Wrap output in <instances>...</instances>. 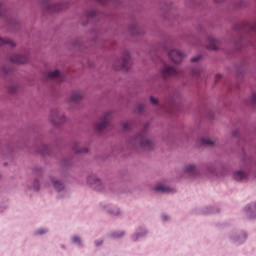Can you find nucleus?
<instances>
[{
    "label": "nucleus",
    "instance_id": "obj_13",
    "mask_svg": "<svg viewBox=\"0 0 256 256\" xmlns=\"http://www.w3.org/2000/svg\"><path fill=\"white\" fill-rule=\"evenodd\" d=\"M243 213L249 219H256V202L248 204L243 209Z\"/></svg>",
    "mask_w": 256,
    "mask_h": 256
},
{
    "label": "nucleus",
    "instance_id": "obj_10",
    "mask_svg": "<svg viewBox=\"0 0 256 256\" xmlns=\"http://www.w3.org/2000/svg\"><path fill=\"white\" fill-rule=\"evenodd\" d=\"M110 118H111V112H106L103 118L99 120V122H96L95 130L97 132H102L107 127Z\"/></svg>",
    "mask_w": 256,
    "mask_h": 256
},
{
    "label": "nucleus",
    "instance_id": "obj_40",
    "mask_svg": "<svg viewBox=\"0 0 256 256\" xmlns=\"http://www.w3.org/2000/svg\"><path fill=\"white\" fill-rule=\"evenodd\" d=\"M248 28H250L252 31L256 32V25L248 26Z\"/></svg>",
    "mask_w": 256,
    "mask_h": 256
},
{
    "label": "nucleus",
    "instance_id": "obj_38",
    "mask_svg": "<svg viewBox=\"0 0 256 256\" xmlns=\"http://www.w3.org/2000/svg\"><path fill=\"white\" fill-rule=\"evenodd\" d=\"M200 58H201V56H200V55H197V56L191 58V62H197V61L200 60Z\"/></svg>",
    "mask_w": 256,
    "mask_h": 256
},
{
    "label": "nucleus",
    "instance_id": "obj_28",
    "mask_svg": "<svg viewBox=\"0 0 256 256\" xmlns=\"http://www.w3.org/2000/svg\"><path fill=\"white\" fill-rule=\"evenodd\" d=\"M97 15V11H95L94 9H90L85 13V17L89 20L94 18V16Z\"/></svg>",
    "mask_w": 256,
    "mask_h": 256
},
{
    "label": "nucleus",
    "instance_id": "obj_9",
    "mask_svg": "<svg viewBox=\"0 0 256 256\" xmlns=\"http://www.w3.org/2000/svg\"><path fill=\"white\" fill-rule=\"evenodd\" d=\"M100 209L114 217H119L122 215L120 208L115 205L101 204Z\"/></svg>",
    "mask_w": 256,
    "mask_h": 256
},
{
    "label": "nucleus",
    "instance_id": "obj_19",
    "mask_svg": "<svg viewBox=\"0 0 256 256\" xmlns=\"http://www.w3.org/2000/svg\"><path fill=\"white\" fill-rule=\"evenodd\" d=\"M81 99H83V92L81 91L73 92L70 96V102L72 103H78Z\"/></svg>",
    "mask_w": 256,
    "mask_h": 256
},
{
    "label": "nucleus",
    "instance_id": "obj_32",
    "mask_svg": "<svg viewBox=\"0 0 256 256\" xmlns=\"http://www.w3.org/2000/svg\"><path fill=\"white\" fill-rule=\"evenodd\" d=\"M200 69L199 68H196V69H193L192 70V74H193V76H200Z\"/></svg>",
    "mask_w": 256,
    "mask_h": 256
},
{
    "label": "nucleus",
    "instance_id": "obj_12",
    "mask_svg": "<svg viewBox=\"0 0 256 256\" xmlns=\"http://www.w3.org/2000/svg\"><path fill=\"white\" fill-rule=\"evenodd\" d=\"M148 234V231L144 227H139L134 234L131 235L130 240L132 242H139L142 238H145Z\"/></svg>",
    "mask_w": 256,
    "mask_h": 256
},
{
    "label": "nucleus",
    "instance_id": "obj_16",
    "mask_svg": "<svg viewBox=\"0 0 256 256\" xmlns=\"http://www.w3.org/2000/svg\"><path fill=\"white\" fill-rule=\"evenodd\" d=\"M70 241L74 246H77L78 248L85 247V243L83 242V238L79 235L71 236Z\"/></svg>",
    "mask_w": 256,
    "mask_h": 256
},
{
    "label": "nucleus",
    "instance_id": "obj_48",
    "mask_svg": "<svg viewBox=\"0 0 256 256\" xmlns=\"http://www.w3.org/2000/svg\"><path fill=\"white\" fill-rule=\"evenodd\" d=\"M132 34H133V35H137V33H136V32H132Z\"/></svg>",
    "mask_w": 256,
    "mask_h": 256
},
{
    "label": "nucleus",
    "instance_id": "obj_25",
    "mask_svg": "<svg viewBox=\"0 0 256 256\" xmlns=\"http://www.w3.org/2000/svg\"><path fill=\"white\" fill-rule=\"evenodd\" d=\"M233 177L236 181H241L245 179L246 174L245 172H242V170H237L236 172H234Z\"/></svg>",
    "mask_w": 256,
    "mask_h": 256
},
{
    "label": "nucleus",
    "instance_id": "obj_47",
    "mask_svg": "<svg viewBox=\"0 0 256 256\" xmlns=\"http://www.w3.org/2000/svg\"><path fill=\"white\" fill-rule=\"evenodd\" d=\"M3 15V12L2 11H0V16H2Z\"/></svg>",
    "mask_w": 256,
    "mask_h": 256
},
{
    "label": "nucleus",
    "instance_id": "obj_27",
    "mask_svg": "<svg viewBox=\"0 0 256 256\" xmlns=\"http://www.w3.org/2000/svg\"><path fill=\"white\" fill-rule=\"evenodd\" d=\"M47 233H49V229L47 228H39L38 230L34 231L35 236H43Z\"/></svg>",
    "mask_w": 256,
    "mask_h": 256
},
{
    "label": "nucleus",
    "instance_id": "obj_31",
    "mask_svg": "<svg viewBox=\"0 0 256 256\" xmlns=\"http://www.w3.org/2000/svg\"><path fill=\"white\" fill-rule=\"evenodd\" d=\"M121 126L124 131L129 130L131 128L130 122H122Z\"/></svg>",
    "mask_w": 256,
    "mask_h": 256
},
{
    "label": "nucleus",
    "instance_id": "obj_39",
    "mask_svg": "<svg viewBox=\"0 0 256 256\" xmlns=\"http://www.w3.org/2000/svg\"><path fill=\"white\" fill-rule=\"evenodd\" d=\"M251 100H252V103H253V104H256V93H254V94L251 96Z\"/></svg>",
    "mask_w": 256,
    "mask_h": 256
},
{
    "label": "nucleus",
    "instance_id": "obj_34",
    "mask_svg": "<svg viewBox=\"0 0 256 256\" xmlns=\"http://www.w3.org/2000/svg\"><path fill=\"white\" fill-rule=\"evenodd\" d=\"M161 220H162L163 222H167V221L170 220V217H169L168 215H166V214H163V215L161 216Z\"/></svg>",
    "mask_w": 256,
    "mask_h": 256
},
{
    "label": "nucleus",
    "instance_id": "obj_5",
    "mask_svg": "<svg viewBox=\"0 0 256 256\" xmlns=\"http://www.w3.org/2000/svg\"><path fill=\"white\" fill-rule=\"evenodd\" d=\"M247 233L243 230H234L228 234V239L231 243L241 245L247 240Z\"/></svg>",
    "mask_w": 256,
    "mask_h": 256
},
{
    "label": "nucleus",
    "instance_id": "obj_33",
    "mask_svg": "<svg viewBox=\"0 0 256 256\" xmlns=\"http://www.w3.org/2000/svg\"><path fill=\"white\" fill-rule=\"evenodd\" d=\"M94 245H95V247H100L101 245H103V240H101V239L96 240L94 242Z\"/></svg>",
    "mask_w": 256,
    "mask_h": 256
},
{
    "label": "nucleus",
    "instance_id": "obj_30",
    "mask_svg": "<svg viewBox=\"0 0 256 256\" xmlns=\"http://www.w3.org/2000/svg\"><path fill=\"white\" fill-rule=\"evenodd\" d=\"M235 29H236L237 31L244 32V31H246L247 26H246L244 23H240L239 25H237V26L235 27Z\"/></svg>",
    "mask_w": 256,
    "mask_h": 256
},
{
    "label": "nucleus",
    "instance_id": "obj_18",
    "mask_svg": "<svg viewBox=\"0 0 256 256\" xmlns=\"http://www.w3.org/2000/svg\"><path fill=\"white\" fill-rule=\"evenodd\" d=\"M154 190L158 193H164V194L172 192V189L166 186V184H157Z\"/></svg>",
    "mask_w": 256,
    "mask_h": 256
},
{
    "label": "nucleus",
    "instance_id": "obj_44",
    "mask_svg": "<svg viewBox=\"0 0 256 256\" xmlns=\"http://www.w3.org/2000/svg\"><path fill=\"white\" fill-rule=\"evenodd\" d=\"M60 247L64 250H67V247H65V245H61Z\"/></svg>",
    "mask_w": 256,
    "mask_h": 256
},
{
    "label": "nucleus",
    "instance_id": "obj_43",
    "mask_svg": "<svg viewBox=\"0 0 256 256\" xmlns=\"http://www.w3.org/2000/svg\"><path fill=\"white\" fill-rule=\"evenodd\" d=\"M97 1L100 2V3H104V2H106L108 0H97Z\"/></svg>",
    "mask_w": 256,
    "mask_h": 256
},
{
    "label": "nucleus",
    "instance_id": "obj_1",
    "mask_svg": "<svg viewBox=\"0 0 256 256\" xmlns=\"http://www.w3.org/2000/svg\"><path fill=\"white\" fill-rule=\"evenodd\" d=\"M128 146L130 148L141 147L144 150H151L154 147V142L147 138L146 132H140V134L128 140Z\"/></svg>",
    "mask_w": 256,
    "mask_h": 256
},
{
    "label": "nucleus",
    "instance_id": "obj_15",
    "mask_svg": "<svg viewBox=\"0 0 256 256\" xmlns=\"http://www.w3.org/2000/svg\"><path fill=\"white\" fill-rule=\"evenodd\" d=\"M29 58L26 55H20V54H12L10 56V61L14 64H25Z\"/></svg>",
    "mask_w": 256,
    "mask_h": 256
},
{
    "label": "nucleus",
    "instance_id": "obj_41",
    "mask_svg": "<svg viewBox=\"0 0 256 256\" xmlns=\"http://www.w3.org/2000/svg\"><path fill=\"white\" fill-rule=\"evenodd\" d=\"M143 108H144L143 104H140V106H138V111H139V112H142V111H143Z\"/></svg>",
    "mask_w": 256,
    "mask_h": 256
},
{
    "label": "nucleus",
    "instance_id": "obj_42",
    "mask_svg": "<svg viewBox=\"0 0 256 256\" xmlns=\"http://www.w3.org/2000/svg\"><path fill=\"white\" fill-rule=\"evenodd\" d=\"M239 6H240L241 8L245 7V6H246L245 1H241L240 4H239Z\"/></svg>",
    "mask_w": 256,
    "mask_h": 256
},
{
    "label": "nucleus",
    "instance_id": "obj_3",
    "mask_svg": "<svg viewBox=\"0 0 256 256\" xmlns=\"http://www.w3.org/2000/svg\"><path fill=\"white\" fill-rule=\"evenodd\" d=\"M131 66V57L128 51H124L122 58L114 62L115 70L128 71Z\"/></svg>",
    "mask_w": 256,
    "mask_h": 256
},
{
    "label": "nucleus",
    "instance_id": "obj_7",
    "mask_svg": "<svg viewBox=\"0 0 256 256\" xmlns=\"http://www.w3.org/2000/svg\"><path fill=\"white\" fill-rule=\"evenodd\" d=\"M87 183L92 189L96 191H102L104 188V184L101 182V178H98L95 176V174H90V176H88Z\"/></svg>",
    "mask_w": 256,
    "mask_h": 256
},
{
    "label": "nucleus",
    "instance_id": "obj_17",
    "mask_svg": "<svg viewBox=\"0 0 256 256\" xmlns=\"http://www.w3.org/2000/svg\"><path fill=\"white\" fill-rule=\"evenodd\" d=\"M6 45L11 48L16 47V43L13 40H11L10 38L0 37V47L6 46Z\"/></svg>",
    "mask_w": 256,
    "mask_h": 256
},
{
    "label": "nucleus",
    "instance_id": "obj_11",
    "mask_svg": "<svg viewBox=\"0 0 256 256\" xmlns=\"http://www.w3.org/2000/svg\"><path fill=\"white\" fill-rule=\"evenodd\" d=\"M168 57L173 63L179 64L182 61V59L185 57V55L184 53L180 52L177 49H172L171 51L168 52Z\"/></svg>",
    "mask_w": 256,
    "mask_h": 256
},
{
    "label": "nucleus",
    "instance_id": "obj_29",
    "mask_svg": "<svg viewBox=\"0 0 256 256\" xmlns=\"http://www.w3.org/2000/svg\"><path fill=\"white\" fill-rule=\"evenodd\" d=\"M41 189V186H40V184H39V179H35L34 181H33V190L34 191H39Z\"/></svg>",
    "mask_w": 256,
    "mask_h": 256
},
{
    "label": "nucleus",
    "instance_id": "obj_2",
    "mask_svg": "<svg viewBox=\"0 0 256 256\" xmlns=\"http://www.w3.org/2000/svg\"><path fill=\"white\" fill-rule=\"evenodd\" d=\"M48 186L52 187L56 191L58 198L65 199L69 197V190L65 187V182H63V180L55 176H50Z\"/></svg>",
    "mask_w": 256,
    "mask_h": 256
},
{
    "label": "nucleus",
    "instance_id": "obj_37",
    "mask_svg": "<svg viewBox=\"0 0 256 256\" xmlns=\"http://www.w3.org/2000/svg\"><path fill=\"white\" fill-rule=\"evenodd\" d=\"M62 165L64 167L70 166L71 165V160H64V162H62Z\"/></svg>",
    "mask_w": 256,
    "mask_h": 256
},
{
    "label": "nucleus",
    "instance_id": "obj_22",
    "mask_svg": "<svg viewBox=\"0 0 256 256\" xmlns=\"http://www.w3.org/2000/svg\"><path fill=\"white\" fill-rule=\"evenodd\" d=\"M48 77L51 79L58 78L59 81H63V78H61V73L59 72V69H55L53 71H50L48 73Z\"/></svg>",
    "mask_w": 256,
    "mask_h": 256
},
{
    "label": "nucleus",
    "instance_id": "obj_50",
    "mask_svg": "<svg viewBox=\"0 0 256 256\" xmlns=\"http://www.w3.org/2000/svg\"><path fill=\"white\" fill-rule=\"evenodd\" d=\"M133 29L137 30V27H133Z\"/></svg>",
    "mask_w": 256,
    "mask_h": 256
},
{
    "label": "nucleus",
    "instance_id": "obj_21",
    "mask_svg": "<svg viewBox=\"0 0 256 256\" xmlns=\"http://www.w3.org/2000/svg\"><path fill=\"white\" fill-rule=\"evenodd\" d=\"M72 149L76 154L87 153L89 151L87 148H81V144H78V142L73 144Z\"/></svg>",
    "mask_w": 256,
    "mask_h": 256
},
{
    "label": "nucleus",
    "instance_id": "obj_26",
    "mask_svg": "<svg viewBox=\"0 0 256 256\" xmlns=\"http://www.w3.org/2000/svg\"><path fill=\"white\" fill-rule=\"evenodd\" d=\"M38 153H40L42 156L49 155V146H47V144H42L38 150Z\"/></svg>",
    "mask_w": 256,
    "mask_h": 256
},
{
    "label": "nucleus",
    "instance_id": "obj_35",
    "mask_svg": "<svg viewBox=\"0 0 256 256\" xmlns=\"http://www.w3.org/2000/svg\"><path fill=\"white\" fill-rule=\"evenodd\" d=\"M150 102L153 105H156L158 103L157 99L155 97H153V96H150Z\"/></svg>",
    "mask_w": 256,
    "mask_h": 256
},
{
    "label": "nucleus",
    "instance_id": "obj_8",
    "mask_svg": "<svg viewBox=\"0 0 256 256\" xmlns=\"http://www.w3.org/2000/svg\"><path fill=\"white\" fill-rule=\"evenodd\" d=\"M183 171L191 178H197L201 176V170L199 166H196V164H186L183 168Z\"/></svg>",
    "mask_w": 256,
    "mask_h": 256
},
{
    "label": "nucleus",
    "instance_id": "obj_24",
    "mask_svg": "<svg viewBox=\"0 0 256 256\" xmlns=\"http://www.w3.org/2000/svg\"><path fill=\"white\" fill-rule=\"evenodd\" d=\"M126 232L123 230L114 231L110 234V237L113 239H121L125 236Z\"/></svg>",
    "mask_w": 256,
    "mask_h": 256
},
{
    "label": "nucleus",
    "instance_id": "obj_49",
    "mask_svg": "<svg viewBox=\"0 0 256 256\" xmlns=\"http://www.w3.org/2000/svg\"><path fill=\"white\" fill-rule=\"evenodd\" d=\"M83 26L87 25V23H82Z\"/></svg>",
    "mask_w": 256,
    "mask_h": 256
},
{
    "label": "nucleus",
    "instance_id": "obj_36",
    "mask_svg": "<svg viewBox=\"0 0 256 256\" xmlns=\"http://www.w3.org/2000/svg\"><path fill=\"white\" fill-rule=\"evenodd\" d=\"M203 144L204 145H209V146H211V145H213L214 144V142H212V140H203Z\"/></svg>",
    "mask_w": 256,
    "mask_h": 256
},
{
    "label": "nucleus",
    "instance_id": "obj_4",
    "mask_svg": "<svg viewBox=\"0 0 256 256\" xmlns=\"http://www.w3.org/2000/svg\"><path fill=\"white\" fill-rule=\"evenodd\" d=\"M49 121L54 126H59L65 123V121H67V118H65V115L63 114V112H61V110H59V108H53L52 110H50L49 113Z\"/></svg>",
    "mask_w": 256,
    "mask_h": 256
},
{
    "label": "nucleus",
    "instance_id": "obj_46",
    "mask_svg": "<svg viewBox=\"0 0 256 256\" xmlns=\"http://www.w3.org/2000/svg\"><path fill=\"white\" fill-rule=\"evenodd\" d=\"M207 210H209V211L206 213H212L211 208H207Z\"/></svg>",
    "mask_w": 256,
    "mask_h": 256
},
{
    "label": "nucleus",
    "instance_id": "obj_23",
    "mask_svg": "<svg viewBox=\"0 0 256 256\" xmlns=\"http://www.w3.org/2000/svg\"><path fill=\"white\" fill-rule=\"evenodd\" d=\"M206 175L209 177L210 175H216V168L213 164H208L207 167L204 168Z\"/></svg>",
    "mask_w": 256,
    "mask_h": 256
},
{
    "label": "nucleus",
    "instance_id": "obj_6",
    "mask_svg": "<svg viewBox=\"0 0 256 256\" xmlns=\"http://www.w3.org/2000/svg\"><path fill=\"white\" fill-rule=\"evenodd\" d=\"M160 74L164 78L180 77L181 71L170 65H164L161 69Z\"/></svg>",
    "mask_w": 256,
    "mask_h": 256
},
{
    "label": "nucleus",
    "instance_id": "obj_14",
    "mask_svg": "<svg viewBox=\"0 0 256 256\" xmlns=\"http://www.w3.org/2000/svg\"><path fill=\"white\" fill-rule=\"evenodd\" d=\"M44 6L46 7L47 10L53 11V12H59L65 10L67 8V5L65 2H60L55 5H52L49 2L44 3Z\"/></svg>",
    "mask_w": 256,
    "mask_h": 256
},
{
    "label": "nucleus",
    "instance_id": "obj_20",
    "mask_svg": "<svg viewBox=\"0 0 256 256\" xmlns=\"http://www.w3.org/2000/svg\"><path fill=\"white\" fill-rule=\"evenodd\" d=\"M217 44H218V42L215 40V38L213 36L208 37L207 48L209 50H217L218 49Z\"/></svg>",
    "mask_w": 256,
    "mask_h": 256
},
{
    "label": "nucleus",
    "instance_id": "obj_45",
    "mask_svg": "<svg viewBox=\"0 0 256 256\" xmlns=\"http://www.w3.org/2000/svg\"><path fill=\"white\" fill-rule=\"evenodd\" d=\"M218 78H221V75H220V74H217V75H216V80H217Z\"/></svg>",
    "mask_w": 256,
    "mask_h": 256
}]
</instances>
